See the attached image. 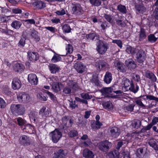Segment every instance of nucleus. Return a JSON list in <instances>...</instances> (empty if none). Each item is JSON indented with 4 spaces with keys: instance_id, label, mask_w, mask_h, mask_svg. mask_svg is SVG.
I'll list each match as a JSON object with an SVG mask.
<instances>
[{
    "instance_id": "393cba45",
    "label": "nucleus",
    "mask_w": 158,
    "mask_h": 158,
    "mask_svg": "<svg viewBox=\"0 0 158 158\" xmlns=\"http://www.w3.org/2000/svg\"><path fill=\"white\" fill-rule=\"evenodd\" d=\"M139 33V40L140 41H143L147 37L145 29L141 27Z\"/></svg>"
},
{
    "instance_id": "6e6552de",
    "label": "nucleus",
    "mask_w": 158,
    "mask_h": 158,
    "mask_svg": "<svg viewBox=\"0 0 158 158\" xmlns=\"http://www.w3.org/2000/svg\"><path fill=\"white\" fill-rule=\"evenodd\" d=\"M18 100L23 103H27L30 101V97L29 94L24 92L20 93L17 96Z\"/></svg>"
},
{
    "instance_id": "9b49d317",
    "label": "nucleus",
    "mask_w": 158,
    "mask_h": 158,
    "mask_svg": "<svg viewBox=\"0 0 158 158\" xmlns=\"http://www.w3.org/2000/svg\"><path fill=\"white\" fill-rule=\"evenodd\" d=\"M20 143L24 146H27L30 145L29 137L26 135H23L19 138Z\"/></svg>"
},
{
    "instance_id": "423d86ee",
    "label": "nucleus",
    "mask_w": 158,
    "mask_h": 158,
    "mask_svg": "<svg viewBox=\"0 0 158 158\" xmlns=\"http://www.w3.org/2000/svg\"><path fill=\"white\" fill-rule=\"evenodd\" d=\"M136 53V58L137 61L139 63H142L143 62L146 57L144 52L140 48H139Z\"/></svg>"
},
{
    "instance_id": "e2e57ef3",
    "label": "nucleus",
    "mask_w": 158,
    "mask_h": 158,
    "mask_svg": "<svg viewBox=\"0 0 158 158\" xmlns=\"http://www.w3.org/2000/svg\"><path fill=\"white\" fill-rule=\"evenodd\" d=\"M29 31L30 29L27 30L23 32L22 35L25 38L26 37H28L30 36V33L29 32Z\"/></svg>"
},
{
    "instance_id": "0eeeda50",
    "label": "nucleus",
    "mask_w": 158,
    "mask_h": 158,
    "mask_svg": "<svg viewBox=\"0 0 158 158\" xmlns=\"http://www.w3.org/2000/svg\"><path fill=\"white\" fill-rule=\"evenodd\" d=\"M74 68L79 73H82L86 70V67L80 61H77L74 64Z\"/></svg>"
},
{
    "instance_id": "4c0bfd02",
    "label": "nucleus",
    "mask_w": 158,
    "mask_h": 158,
    "mask_svg": "<svg viewBox=\"0 0 158 158\" xmlns=\"http://www.w3.org/2000/svg\"><path fill=\"white\" fill-rule=\"evenodd\" d=\"M123 82L124 86L127 88H129L133 83L131 81L127 79H125L123 81Z\"/></svg>"
},
{
    "instance_id": "6e6d98bb",
    "label": "nucleus",
    "mask_w": 158,
    "mask_h": 158,
    "mask_svg": "<svg viewBox=\"0 0 158 158\" xmlns=\"http://www.w3.org/2000/svg\"><path fill=\"white\" fill-rule=\"evenodd\" d=\"M141 124V122L139 120H136L135 121L133 126L135 128L137 129L140 127Z\"/></svg>"
},
{
    "instance_id": "603ef678",
    "label": "nucleus",
    "mask_w": 158,
    "mask_h": 158,
    "mask_svg": "<svg viewBox=\"0 0 158 158\" xmlns=\"http://www.w3.org/2000/svg\"><path fill=\"white\" fill-rule=\"evenodd\" d=\"M62 29L63 31L66 33L70 32L71 30L69 26L67 24H64L63 27Z\"/></svg>"
},
{
    "instance_id": "8fccbe9b",
    "label": "nucleus",
    "mask_w": 158,
    "mask_h": 158,
    "mask_svg": "<svg viewBox=\"0 0 158 158\" xmlns=\"http://www.w3.org/2000/svg\"><path fill=\"white\" fill-rule=\"evenodd\" d=\"M50 83L51 85L58 82V79L56 76H53L49 78Z\"/></svg>"
},
{
    "instance_id": "338daca9",
    "label": "nucleus",
    "mask_w": 158,
    "mask_h": 158,
    "mask_svg": "<svg viewBox=\"0 0 158 158\" xmlns=\"http://www.w3.org/2000/svg\"><path fill=\"white\" fill-rule=\"evenodd\" d=\"M55 13L59 15H63L66 14L65 10L63 9L61 10H58Z\"/></svg>"
},
{
    "instance_id": "79ce46f5",
    "label": "nucleus",
    "mask_w": 158,
    "mask_h": 158,
    "mask_svg": "<svg viewBox=\"0 0 158 158\" xmlns=\"http://www.w3.org/2000/svg\"><path fill=\"white\" fill-rule=\"evenodd\" d=\"M139 87L138 85H136L135 86L133 83L128 88V89L131 91L135 93L138 91Z\"/></svg>"
},
{
    "instance_id": "c03bdc74",
    "label": "nucleus",
    "mask_w": 158,
    "mask_h": 158,
    "mask_svg": "<svg viewBox=\"0 0 158 158\" xmlns=\"http://www.w3.org/2000/svg\"><path fill=\"white\" fill-rule=\"evenodd\" d=\"M80 95L82 98L86 100L90 99L92 98V96L89 95L88 93H82Z\"/></svg>"
},
{
    "instance_id": "2f4dec72",
    "label": "nucleus",
    "mask_w": 158,
    "mask_h": 158,
    "mask_svg": "<svg viewBox=\"0 0 158 158\" xmlns=\"http://www.w3.org/2000/svg\"><path fill=\"white\" fill-rule=\"evenodd\" d=\"M73 49L72 46L70 44H68L66 47V50L67 52L65 54L63 55H61L60 56H64L67 55L68 54L72 53L73 52Z\"/></svg>"
},
{
    "instance_id": "c85d7f7f",
    "label": "nucleus",
    "mask_w": 158,
    "mask_h": 158,
    "mask_svg": "<svg viewBox=\"0 0 158 158\" xmlns=\"http://www.w3.org/2000/svg\"><path fill=\"white\" fill-rule=\"evenodd\" d=\"M111 74L109 72H106L104 76V81L107 84H109L112 80Z\"/></svg>"
},
{
    "instance_id": "49530a36",
    "label": "nucleus",
    "mask_w": 158,
    "mask_h": 158,
    "mask_svg": "<svg viewBox=\"0 0 158 158\" xmlns=\"http://www.w3.org/2000/svg\"><path fill=\"white\" fill-rule=\"evenodd\" d=\"M148 41L151 43H154L157 40V38L153 34H150L148 37Z\"/></svg>"
},
{
    "instance_id": "ddd939ff",
    "label": "nucleus",
    "mask_w": 158,
    "mask_h": 158,
    "mask_svg": "<svg viewBox=\"0 0 158 158\" xmlns=\"http://www.w3.org/2000/svg\"><path fill=\"white\" fill-rule=\"evenodd\" d=\"M28 79L29 82L32 85H37L38 82V79L35 74L31 73L29 74Z\"/></svg>"
},
{
    "instance_id": "dca6fc26",
    "label": "nucleus",
    "mask_w": 158,
    "mask_h": 158,
    "mask_svg": "<svg viewBox=\"0 0 158 158\" xmlns=\"http://www.w3.org/2000/svg\"><path fill=\"white\" fill-rule=\"evenodd\" d=\"M27 54L29 60L31 61H36L39 58V56L37 52L29 51Z\"/></svg>"
},
{
    "instance_id": "09e8293b",
    "label": "nucleus",
    "mask_w": 158,
    "mask_h": 158,
    "mask_svg": "<svg viewBox=\"0 0 158 158\" xmlns=\"http://www.w3.org/2000/svg\"><path fill=\"white\" fill-rule=\"evenodd\" d=\"M146 96V99L143 98L144 99H148L150 100H154L158 102V98H156L153 96L151 95H146L140 96L141 97H142Z\"/></svg>"
},
{
    "instance_id": "3c124183",
    "label": "nucleus",
    "mask_w": 158,
    "mask_h": 158,
    "mask_svg": "<svg viewBox=\"0 0 158 158\" xmlns=\"http://www.w3.org/2000/svg\"><path fill=\"white\" fill-rule=\"evenodd\" d=\"M134 106L135 105L133 104L128 105L124 107V110L128 111L131 112L133 110Z\"/></svg>"
},
{
    "instance_id": "a878e982",
    "label": "nucleus",
    "mask_w": 158,
    "mask_h": 158,
    "mask_svg": "<svg viewBox=\"0 0 158 158\" xmlns=\"http://www.w3.org/2000/svg\"><path fill=\"white\" fill-rule=\"evenodd\" d=\"M86 38L89 40H94V39L99 40V35L95 33H92L86 35Z\"/></svg>"
},
{
    "instance_id": "680f3d73",
    "label": "nucleus",
    "mask_w": 158,
    "mask_h": 158,
    "mask_svg": "<svg viewBox=\"0 0 158 158\" xmlns=\"http://www.w3.org/2000/svg\"><path fill=\"white\" fill-rule=\"evenodd\" d=\"M121 154L123 156V158H125V157H129L130 153L127 151L123 150Z\"/></svg>"
},
{
    "instance_id": "5fc2aeb1",
    "label": "nucleus",
    "mask_w": 158,
    "mask_h": 158,
    "mask_svg": "<svg viewBox=\"0 0 158 158\" xmlns=\"http://www.w3.org/2000/svg\"><path fill=\"white\" fill-rule=\"evenodd\" d=\"M25 37L21 38L18 44V45L21 47H23L25 44Z\"/></svg>"
},
{
    "instance_id": "bb28decb",
    "label": "nucleus",
    "mask_w": 158,
    "mask_h": 158,
    "mask_svg": "<svg viewBox=\"0 0 158 158\" xmlns=\"http://www.w3.org/2000/svg\"><path fill=\"white\" fill-rule=\"evenodd\" d=\"M113 91V89L111 87L103 88L101 89L100 91L103 95L108 96V94Z\"/></svg>"
},
{
    "instance_id": "39448f33",
    "label": "nucleus",
    "mask_w": 158,
    "mask_h": 158,
    "mask_svg": "<svg viewBox=\"0 0 158 158\" xmlns=\"http://www.w3.org/2000/svg\"><path fill=\"white\" fill-rule=\"evenodd\" d=\"M49 135L53 142L54 143H56L61 137L62 134L58 129H56L55 130L50 133Z\"/></svg>"
},
{
    "instance_id": "f257e3e1",
    "label": "nucleus",
    "mask_w": 158,
    "mask_h": 158,
    "mask_svg": "<svg viewBox=\"0 0 158 158\" xmlns=\"http://www.w3.org/2000/svg\"><path fill=\"white\" fill-rule=\"evenodd\" d=\"M97 50L101 54H104L109 48V44L106 42L98 40L96 43Z\"/></svg>"
},
{
    "instance_id": "f3484780",
    "label": "nucleus",
    "mask_w": 158,
    "mask_h": 158,
    "mask_svg": "<svg viewBox=\"0 0 158 158\" xmlns=\"http://www.w3.org/2000/svg\"><path fill=\"white\" fill-rule=\"evenodd\" d=\"M114 64L117 69L120 72L125 73L126 71V67L123 63L117 62H115Z\"/></svg>"
},
{
    "instance_id": "a19ab883",
    "label": "nucleus",
    "mask_w": 158,
    "mask_h": 158,
    "mask_svg": "<svg viewBox=\"0 0 158 158\" xmlns=\"http://www.w3.org/2000/svg\"><path fill=\"white\" fill-rule=\"evenodd\" d=\"M104 17L110 23H112L114 20L113 17L111 15L105 14Z\"/></svg>"
},
{
    "instance_id": "4468645a",
    "label": "nucleus",
    "mask_w": 158,
    "mask_h": 158,
    "mask_svg": "<svg viewBox=\"0 0 158 158\" xmlns=\"http://www.w3.org/2000/svg\"><path fill=\"white\" fill-rule=\"evenodd\" d=\"M22 83L17 78H14L12 81V88L15 90L18 89L20 88Z\"/></svg>"
},
{
    "instance_id": "a18cd8bd",
    "label": "nucleus",
    "mask_w": 158,
    "mask_h": 158,
    "mask_svg": "<svg viewBox=\"0 0 158 158\" xmlns=\"http://www.w3.org/2000/svg\"><path fill=\"white\" fill-rule=\"evenodd\" d=\"M61 60V57L60 55L56 54L54 55L52 59V61L54 63H55L60 61Z\"/></svg>"
},
{
    "instance_id": "f03ea898",
    "label": "nucleus",
    "mask_w": 158,
    "mask_h": 158,
    "mask_svg": "<svg viewBox=\"0 0 158 158\" xmlns=\"http://www.w3.org/2000/svg\"><path fill=\"white\" fill-rule=\"evenodd\" d=\"M72 89L76 90L78 89V86L76 83L73 82L72 81H69L67 85L63 88V94L65 95L70 94L71 93Z\"/></svg>"
},
{
    "instance_id": "f704fd0d",
    "label": "nucleus",
    "mask_w": 158,
    "mask_h": 158,
    "mask_svg": "<svg viewBox=\"0 0 158 158\" xmlns=\"http://www.w3.org/2000/svg\"><path fill=\"white\" fill-rule=\"evenodd\" d=\"M148 143L151 147L153 148L155 150H158L157 145L155 141L152 139H150L148 142Z\"/></svg>"
},
{
    "instance_id": "0e129e2a",
    "label": "nucleus",
    "mask_w": 158,
    "mask_h": 158,
    "mask_svg": "<svg viewBox=\"0 0 158 158\" xmlns=\"http://www.w3.org/2000/svg\"><path fill=\"white\" fill-rule=\"evenodd\" d=\"M116 23L117 24L121 27H123L125 26V24L124 22L122 20L116 19Z\"/></svg>"
},
{
    "instance_id": "c9c22d12",
    "label": "nucleus",
    "mask_w": 158,
    "mask_h": 158,
    "mask_svg": "<svg viewBox=\"0 0 158 158\" xmlns=\"http://www.w3.org/2000/svg\"><path fill=\"white\" fill-rule=\"evenodd\" d=\"M102 105L105 109H110L112 108V104L110 102H103Z\"/></svg>"
},
{
    "instance_id": "864d4df0",
    "label": "nucleus",
    "mask_w": 158,
    "mask_h": 158,
    "mask_svg": "<svg viewBox=\"0 0 158 158\" xmlns=\"http://www.w3.org/2000/svg\"><path fill=\"white\" fill-rule=\"evenodd\" d=\"M37 97L41 101H46L47 99V97L42 93H39Z\"/></svg>"
},
{
    "instance_id": "bf43d9fd",
    "label": "nucleus",
    "mask_w": 158,
    "mask_h": 158,
    "mask_svg": "<svg viewBox=\"0 0 158 158\" xmlns=\"http://www.w3.org/2000/svg\"><path fill=\"white\" fill-rule=\"evenodd\" d=\"M77 135V132L75 130L71 131L69 133V135L71 137H73L76 136Z\"/></svg>"
},
{
    "instance_id": "cd10ccee",
    "label": "nucleus",
    "mask_w": 158,
    "mask_h": 158,
    "mask_svg": "<svg viewBox=\"0 0 158 158\" xmlns=\"http://www.w3.org/2000/svg\"><path fill=\"white\" fill-rule=\"evenodd\" d=\"M139 48H133L130 46H128L126 50V52L129 54L134 55L137 53Z\"/></svg>"
},
{
    "instance_id": "37998d69",
    "label": "nucleus",
    "mask_w": 158,
    "mask_h": 158,
    "mask_svg": "<svg viewBox=\"0 0 158 158\" xmlns=\"http://www.w3.org/2000/svg\"><path fill=\"white\" fill-rule=\"evenodd\" d=\"M17 121L18 124L19 126H25L26 123V120L21 118H17Z\"/></svg>"
},
{
    "instance_id": "69168bd1",
    "label": "nucleus",
    "mask_w": 158,
    "mask_h": 158,
    "mask_svg": "<svg viewBox=\"0 0 158 158\" xmlns=\"http://www.w3.org/2000/svg\"><path fill=\"white\" fill-rule=\"evenodd\" d=\"M113 43H115L120 48L122 47V43L120 40H114L112 41Z\"/></svg>"
},
{
    "instance_id": "5701e85b",
    "label": "nucleus",
    "mask_w": 158,
    "mask_h": 158,
    "mask_svg": "<svg viewBox=\"0 0 158 158\" xmlns=\"http://www.w3.org/2000/svg\"><path fill=\"white\" fill-rule=\"evenodd\" d=\"M13 68L15 71L21 73L23 71L24 66L22 64L18 63L14 65Z\"/></svg>"
},
{
    "instance_id": "4be33fe9",
    "label": "nucleus",
    "mask_w": 158,
    "mask_h": 158,
    "mask_svg": "<svg viewBox=\"0 0 158 158\" xmlns=\"http://www.w3.org/2000/svg\"><path fill=\"white\" fill-rule=\"evenodd\" d=\"M49 69L52 73H56L60 71V68L57 65L55 64H52L48 66Z\"/></svg>"
},
{
    "instance_id": "a211bd4d",
    "label": "nucleus",
    "mask_w": 158,
    "mask_h": 158,
    "mask_svg": "<svg viewBox=\"0 0 158 158\" xmlns=\"http://www.w3.org/2000/svg\"><path fill=\"white\" fill-rule=\"evenodd\" d=\"M30 36L33 39L36 41H39L40 40V38L38 35V32L34 29H30Z\"/></svg>"
},
{
    "instance_id": "7ed1b4c3",
    "label": "nucleus",
    "mask_w": 158,
    "mask_h": 158,
    "mask_svg": "<svg viewBox=\"0 0 158 158\" xmlns=\"http://www.w3.org/2000/svg\"><path fill=\"white\" fill-rule=\"evenodd\" d=\"M10 110L13 114L18 115L23 114L25 111L24 106L22 104H12Z\"/></svg>"
},
{
    "instance_id": "b1692460",
    "label": "nucleus",
    "mask_w": 158,
    "mask_h": 158,
    "mask_svg": "<svg viewBox=\"0 0 158 158\" xmlns=\"http://www.w3.org/2000/svg\"><path fill=\"white\" fill-rule=\"evenodd\" d=\"M126 66L130 69H133L136 67V64L134 61L131 59H128L125 61Z\"/></svg>"
},
{
    "instance_id": "4d7b16f0",
    "label": "nucleus",
    "mask_w": 158,
    "mask_h": 158,
    "mask_svg": "<svg viewBox=\"0 0 158 158\" xmlns=\"http://www.w3.org/2000/svg\"><path fill=\"white\" fill-rule=\"evenodd\" d=\"M69 106L73 110L75 109L76 107H77L78 105L76 104L75 101H72L70 102L69 104Z\"/></svg>"
},
{
    "instance_id": "58836bf2",
    "label": "nucleus",
    "mask_w": 158,
    "mask_h": 158,
    "mask_svg": "<svg viewBox=\"0 0 158 158\" xmlns=\"http://www.w3.org/2000/svg\"><path fill=\"white\" fill-rule=\"evenodd\" d=\"M89 1L93 6H98L101 4V2L99 0H89Z\"/></svg>"
},
{
    "instance_id": "412c9836",
    "label": "nucleus",
    "mask_w": 158,
    "mask_h": 158,
    "mask_svg": "<svg viewBox=\"0 0 158 158\" xmlns=\"http://www.w3.org/2000/svg\"><path fill=\"white\" fill-rule=\"evenodd\" d=\"M33 5L38 9L44 8L46 6L45 3L40 1H37L34 2L33 3Z\"/></svg>"
},
{
    "instance_id": "f8f14e48",
    "label": "nucleus",
    "mask_w": 158,
    "mask_h": 158,
    "mask_svg": "<svg viewBox=\"0 0 158 158\" xmlns=\"http://www.w3.org/2000/svg\"><path fill=\"white\" fill-rule=\"evenodd\" d=\"M110 132L111 136L114 138H117L119 135L120 130L116 127H112L110 129Z\"/></svg>"
},
{
    "instance_id": "20e7f679",
    "label": "nucleus",
    "mask_w": 158,
    "mask_h": 158,
    "mask_svg": "<svg viewBox=\"0 0 158 158\" xmlns=\"http://www.w3.org/2000/svg\"><path fill=\"white\" fill-rule=\"evenodd\" d=\"M95 66L97 70L99 71L110 69L109 64L103 60H99L97 61L95 63Z\"/></svg>"
},
{
    "instance_id": "aec40b11",
    "label": "nucleus",
    "mask_w": 158,
    "mask_h": 158,
    "mask_svg": "<svg viewBox=\"0 0 158 158\" xmlns=\"http://www.w3.org/2000/svg\"><path fill=\"white\" fill-rule=\"evenodd\" d=\"M83 156L85 158H94V155L92 151L85 149L83 150Z\"/></svg>"
},
{
    "instance_id": "774afa93",
    "label": "nucleus",
    "mask_w": 158,
    "mask_h": 158,
    "mask_svg": "<svg viewBox=\"0 0 158 158\" xmlns=\"http://www.w3.org/2000/svg\"><path fill=\"white\" fill-rule=\"evenodd\" d=\"M95 126H93L92 127L93 128H99L102 125V124L100 123L99 121H96L95 123L94 124Z\"/></svg>"
},
{
    "instance_id": "6ab92c4d",
    "label": "nucleus",
    "mask_w": 158,
    "mask_h": 158,
    "mask_svg": "<svg viewBox=\"0 0 158 158\" xmlns=\"http://www.w3.org/2000/svg\"><path fill=\"white\" fill-rule=\"evenodd\" d=\"M67 152L63 149H60L55 153L53 158H63L67 155Z\"/></svg>"
},
{
    "instance_id": "72a5a7b5",
    "label": "nucleus",
    "mask_w": 158,
    "mask_h": 158,
    "mask_svg": "<svg viewBox=\"0 0 158 158\" xmlns=\"http://www.w3.org/2000/svg\"><path fill=\"white\" fill-rule=\"evenodd\" d=\"M109 156L110 158H119V153L117 151H114L110 152Z\"/></svg>"
},
{
    "instance_id": "7c9ffc66",
    "label": "nucleus",
    "mask_w": 158,
    "mask_h": 158,
    "mask_svg": "<svg viewBox=\"0 0 158 158\" xmlns=\"http://www.w3.org/2000/svg\"><path fill=\"white\" fill-rule=\"evenodd\" d=\"M145 76L153 81H156V78L154 74L150 71H148L146 73Z\"/></svg>"
},
{
    "instance_id": "ea45409f",
    "label": "nucleus",
    "mask_w": 158,
    "mask_h": 158,
    "mask_svg": "<svg viewBox=\"0 0 158 158\" xmlns=\"http://www.w3.org/2000/svg\"><path fill=\"white\" fill-rule=\"evenodd\" d=\"M117 9L123 14H126L127 12V10L125 6L119 5L117 6Z\"/></svg>"
},
{
    "instance_id": "052dcab7",
    "label": "nucleus",
    "mask_w": 158,
    "mask_h": 158,
    "mask_svg": "<svg viewBox=\"0 0 158 158\" xmlns=\"http://www.w3.org/2000/svg\"><path fill=\"white\" fill-rule=\"evenodd\" d=\"M6 106V103L5 101L3 99L0 98V108H4Z\"/></svg>"
},
{
    "instance_id": "c756f323",
    "label": "nucleus",
    "mask_w": 158,
    "mask_h": 158,
    "mask_svg": "<svg viewBox=\"0 0 158 158\" xmlns=\"http://www.w3.org/2000/svg\"><path fill=\"white\" fill-rule=\"evenodd\" d=\"M60 83L58 82L55 84H52V88L53 90L56 93H57L60 90Z\"/></svg>"
},
{
    "instance_id": "2eb2a0df",
    "label": "nucleus",
    "mask_w": 158,
    "mask_h": 158,
    "mask_svg": "<svg viewBox=\"0 0 158 158\" xmlns=\"http://www.w3.org/2000/svg\"><path fill=\"white\" fill-rule=\"evenodd\" d=\"M50 113L49 109L44 106L40 110L39 114L42 118H44L48 117Z\"/></svg>"
},
{
    "instance_id": "473e14b6",
    "label": "nucleus",
    "mask_w": 158,
    "mask_h": 158,
    "mask_svg": "<svg viewBox=\"0 0 158 158\" xmlns=\"http://www.w3.org/2000/svg\"><path fill=\"white\" fill-rule=\"evenodd\" d=\"M21 25L22 23L20 21L15 20L12 23L11 26L14 28L18 29L20 28Z\"/></svg>"
},
{
    "instance_id": "1a4fd4ad",
    "label": "nucleus",
    "mask_w": 158,
    "mask_h": 158,
    "mask_svg": "<svg viewBox=\"0 0 158 158\" xmlns=\"http://www.w3.org/2000/svg\"><path fill=\"white\" fill-rule=\"evenodd\" d=\"M111 146V143L107 141L100 143L98 145L100 150L104 152L107 151Z\"/></svg>"
},
{
    "instance_id": "e433bc0d",
    "label": "nucleus",
    "mask_w": 158,
    "mask_h": 158,
    "mask_svg": "<svg viewBox=\"0 0 158 158\" xmlns=\"http://www.w3.org/2000/svg\"><path fill=\"white\" fill-rule=\"evenodd\" d=\"M135 7L139 13H143L145 10V7L142 5H135Z\"/></svg>"
},
{
    "instance_id": "de8ad7c7",
    "label": "nucleus",
    "mask_w": 158,
    "mask_h": 158,
    "mask_svg": "<svg viewBox=\"0 0 158 158\" xmlns=\"http://www.w3.org/2000/svg\"><path fill=\"white\" fill-rule=\"evenodd\" d=\"M91 82L97 86H100V81L98 80V78L96 77H93L91 80Z\"/></svg>"
},
{
    "instance_id": "13d9d810",
    "label": "nucleus",
    "mask_w": 158,
    "mask_h": 158,
    "mask_svg": "<svg viewBox=\"0 0 158 158\" xmlns=\"http://www.w3.org/2000/svg\"><path fill=\"white\" fill-rule=\"evenodd\" d=\"M63 124L66 127H71V124H67V122H69V120L66 117H65L62 119Z\"/></svg>"
},
{
    "instance_id": "9d476101",
    "label": "nucleus",
    "mask_w": 158,
    "mask_h": 158,
    "mask_svg": "<svg viewBox=\"0 0 158 158\" xmlns=\"http://www.w3.org/2000/svg\"><path fill=\"white\" fill-rule=\"evenodd\" d=\"M72 8V12L73 14L79 15L81 14L82 8L79 3H73Z\"/></svg>"
}]
</instances>
